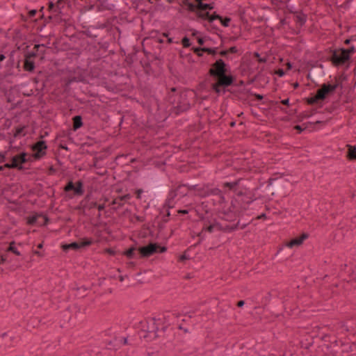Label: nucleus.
Segmentation results:
<instances>
[{
  "label": "nucleus",
  "mask_w": 356,
  "mask_h": 356,
  "mask_svg": "<svg viewBox=\"0 0 356 356\" xmlns=\"http://www.w3.org/2000/svg\"><path fill=\"white\" fill-rule=\"evenodd\" d=\"M124 204V202H123L122 201H121V200L120 199L119 197L115 198L111 202V205H113V209L115 210V211H117L118 209H119L120 207H123Z\"/></svg>",
  "instance_id": "37"
},
{
  "label": "nucleus",
  "mask_w": 356,
  "mask_h": 356,
  "mask_svg": "<svg viewBox=\"0 0 356 356\" xmlns=\"http://www.w3.org/2000/svg\"><path fill=\"white\" fill-rule=\"evenodd\" d=\"M215 8V3H201V6L200 7V10L201 12H209L208 10H211Z\"/></svg>",
  "instance_id": "35"
},
{
  "label": "nucleus",
  "mask_w": 356,
  "mask_h": 356,
  "mask_svg": "<svg viewBox=\"0 0 356 356\" xmlns=\"http://www.w3.org/2000/svg\"><path fill=\"white\" fill-rule=\"evenodd\" d=\"M334 79H335V83H337V80H338L339 82L341 83V84L342 85V81L346 80V76L344 74H342L339 76H335ZM339 87L342 88V86H339Z\"/></svg>",
  "instance_id": "56"
},
{
  "label": "nucleus",
  "mask_w": 356,
  "mask_h": 356,
  "mask_svg": "<svg viewBox=\"0 0 356 356\" xmlns=\"http://www.w3.org/2000/svg\"><path fill=\"white\" fill-rule=\"evenodd\" d=\"M192 249L191 247L188 248L182 254H181L178 259V261L184 262L186 260L190 259V256L187 254V252Z\"/></svg>",
  "instance_id": "41"
},
{
  "label": "nucleus",
  "mask_w": 356,
  "mask_h": 356,
  "mask_svg": "<svg viewBox=\"0 0 356 356\" xmlns=\"http://www.w3.org/2000/svg\"><path fill=\"white\" fill-rule=\"evenodd\" d=\"M64 15L63 14H59V13H57L56 15H55L54 16V20L56 22H62L63 20V21H65V19H63L62 18V16Z\"/></svg>",
  "instance_id": "61"
},
{
  "label": "nucleus",
  "mask_w": 356,
  "mask_h": 356,
  "mask_svg": "<svg viewBox=\"0 0 356 356\" xmlns=\"http://www.w3.org/2000/svg\"><path fill=\"white\" fill-rule=\"evenodd\" d=\"M202 229L203 232H207L209 233H213L215 231L213 224H209L208 226L202 227Z\"/></svg>",
  "instance_id": "51"
},
{
  "label": "nucleus",
  "mask_w": 356,
  "mask_h": 356,
  "mask_svg": "<svg viewBox=\"0 0 356 356\" xmlns=\"http://www.w3.org/2000/svg\"><path fill=\"white\" fill-rule=\"evenodd\" d=\"M199 218V220L202 223V227L208 226L209 224H213V220H215L212 216H204L202 214L200 216Z\"/></svg>",
  "instance_id": "29"
},
{
  "label": "nucleus",
  "mask_w": 356,
  "mask_h": 356,
  "mask_svg": "<svg viewBox=\"0 0 356 356\" xmlns=\"http://www.w3.org/2000/svg\"><path fill=\"white\" fill-rule=\"evenodd\" d=\"M170 216V212L169 209H166L165 213L162 217V221L164 223H167L169 221V217Z\"/></svg>",
  "instance_id": "54"
},
{
  "label": "nucleus",
  "mask_w": 356,
  "mask_h": 356,
  "mask_svg": "<svg viewBox=\"0 0 356 356\" xmlns=\"http://www.w3.org/2000/svg\"><path fill=\"white\" fill-rule=\"evenodd\" d=\"M177 195L178 194L175 189L171 190L169 191L167 198H168L169 200H172L173 202L174 199L175 198V197H177Z\"/></svg>",
  "instance_id": "53"
},
{
  "label": "nucleus",
  "mask_w": 356,
  "mask_h": 356,
  "mask_svg": "<svg viewBox=\"0 0 356 356\" xmlns=\"http://www.w3.org/2000/svg\"><path fill=\"white\" fill-rule=\"evenodd\" d=\"M191 50L194 54H195L198 57L203 56L204 51L202 50V47H193Z\"/></svg>",
  "instance_id": "46"
},
{
  "label": "nucleus",
  "mask_w": 356,
  "mask_h": 356,
  "mask_svg": "<svg viewBox=\"0 0 356 356\" xmlns=\"http://www.w3.org/2000/svg\"><path fill=\"white\" fill-rule=\"evenodd\" d=\"M83 181L81 179L74 183L70 179L63 187V191L67 193L68 198L72 199L74 196H81L84 193Z\"/></svg>",
  "instance_id": "6"
},
{
  "label": "nucleus",
  "mask_w": 356,
  "mask_h": 356,
  "mask_svg": "<svg viewBox=\"0 0 356 356\" xmlns=\"http://www.w3.org/2000/svg\"><path fill=\"white\" fill-rule=\"evenodd\" d=\"M309 237V234L306 232L302 233L300 236L291 238L286 244L287 247L293 248L294 246H299Z\"/></svg>",
  "instance_id": "18"
},
{
  "label": "nucleus",
  "mask_w": 356,
  "mask_h": 356,
  "mask_svg": "<svg viewBox=\"0 0 356 356\" xmlns=\"http://www.w3.org/2000/svg\"><path fill=\"white\" fill-rule=\"evenodd\" d=\"M195 95L193 90L181 87L170 88L165 97L168 103L172 106L169 110L170 115L178 116L188 111Z\"/></svg>",
  "instance_id": "2"
},
{
  "label": "nucleus",
  "mask_w": 356,
  "mask_h": 356,
  "mask_svg": "<svg viewBox=\"0 0 356 356\" xmlns=\"http://www.w3.org/2000/svg\"><path fill=\"white\" fill-rule=\"evenodd\" d=\"M49 222V218L47 216V215L43 214L42 213H35L34 215L30 216L26 218V224L31 226L35 225H38L40 226H45L47 225Z\"/></svg>",
  "instance_id": "9"
},
{
  "label": "nucleus",
  "mask_w": 356,
  "mask_h": 356,
  "mask_svg": "<svg viewBox=\"0 0 356 356\" xmlns=\"http://www.w3.org/2000/svg\"><path fill=\"white\" fill-rule=\"evenodd\" d=\"M34 53H27L24 51V69L25 71L32 72L34 71L35 65L33 60Z\"/></svg>",
  "instance_id": "14"
},
{
  "label": "nucleus",
  "mask_w": 356,
  "mask_h": 356,
  "mask_svg": "<svg viewBox=\"0 0 356 356\" xmlns=\"http://www.w3.org/2000/svg\"><path fill=\"white\" fill-rule=\"evenodd\" d=\"M243 179H237L234 181H225L222 184V188L225 191H232L236 196L243 195V189L240 188V184Z\"/></svg>",
  "instance_id": "11"
},
{
  "label": "nucleus",
  "mask_w": 356,
  "mask_h": 356,
  "mask_svg": "<svg viewBox=\"0 0 356 356\" xmlns=\"http://www.w3.org/2000/svg\"><path fill=\"white\" fill-rule=\"evenodd\" d=\"M159 330V325L156 323V318H152L150 320V324H149L147 325V333H153L154 334L153 339H156L159 337V335L157 334Z\"/></svg>",
  "instance_id": "20"
},
{
  "label": "nucleus",
  "mask_w": 356,
  "mask_h": 356,
  "mask_svg": "<svg viewBox=\"0 0 356 356\" xmlns=\"http://www.w3.org/2000/svg\"><path fill=\"white\" fill-rule=\"evenodd\" d=\"M195 1L196 3L189 1V0H184L182 3L187 6V10L189 12L194 13L197 16L198 12H201V10H199L201 3L204 2L202 0H195Z\"/></svg>",
  "instance_id": "17"
},
{
  "label": "nucleus",
  "mask_w": 356,
  "mask_h": 356,
  "mask_svg": "<svg viewBox=\"0 0 356 356\" xmlns=\"http://www.w3.org/2000/svg\"><path fill=\"white\" fill-rule=\"evenodd\" d=\"M219 193L220 189L218 188H210L209 184H203L202 186H200L198 184L197 189L195 191V195L201 198H204L209 195H213V194H217Z\"/></svg>",
  "instance_id": "12"
},
{
  "label": "nucleus",
  "mask_w": 356,
  "mask_h": 356,
  "mask_svg": "<svg viewBox=\"0 0 356 356\" xmlns=\"http://www.w3.org/2000/svg\"><path fill=\"white\" fill-rule=\"evenodd\" d=\"M98 46H99V49H102L104 51H106L109 46V43L108 42H98Z\"/></svg>",
  "instance_id": "58"
},
{
  "label": "nucleus",
  "mask_w": 356,
  "mask_h": 356,
  "mask_svg": "<svg viewBox=\"0 0 356 356\" xmlns=\"http://www.w3.org/2000/svg\"><path fill=\"white\" fill-rule=\"evenodd\" d=\"M26 128L25 125H20L16 127L15 128V131L13 133L14 138H18L20 136H24L26 133L24 132V129Z\"/></svg>",
  "instance_id": "31"
},
{
  "label": "nucleus",
  "mask_w": 356,
  "mask_h": 356,
  "mask_svg": "<svg viewBox=\"0 0 356 356\" xmlns=\"http://www.w3.org/2000/svg\"><path fill=\"white\" fill-rule=\"evenodd\" d=\"M237 197L241 198L240 200H238L240 202V207L245 211L248 209L250 204L260 198V197H256L254 194L251 193L250 191L248 192L246 189H245V191L243 190L242 195Z\"/></svg>",
  "instance_id": "10"
},
{
  "label": "nucleus",
  "mask_w": 356,
  "mask_h": 356,
  "mask_svg": "<svg viewBox=\"0 0 356 356\" xmlns=\"http://www.w3.org/2000/svg\"><path fill=\"white\" fill-rule=\"evenodd\" d=\"M240 225V220H238L237 222L233 225H226L224 226L223 232L231 233L237 230Z\"/></svg>",
  "instance_id": "30"
},
{
  "label": "nucleus",
  "mask_w": 356,
  "mask_h": 356,
  "mask_svg": "<svg viewBox=\"0 0 356 356\" xmlns=\"http://www.w3.org/2000/svg\"><path fill=\"white\" fill-rule=\"evenodd\" d=\"M346 157L349 161H356V146L348 145Z\"/></svg>",
  "instance_id": "28"
},
{
  "label": "nucleus",
  "mask_w": 356,
  "mask_h": 356,
  "mask_svg": "<svg viewBox=\"0 0 356 356\" xmlns=\"http://www.w3.org/2000/svg\"><path fill=\"white\" fill-rule=\"evenodd\" d=\"M342 51L346 52V54H349L350 60H352V56L356 52V49L354 46H350L348 48L342 47Z\"/></svg>",
  "instance_id": "43"
},
{
  "label": "nucleus",
  "mask_w": 356,
  "mask_h": 356,
  "mask_svg": "<svg viewBox=\"0 0 356 356\" xmlns=\"http://www.w3.org/2000/svg\"><path fill=\"white\" fill-rule=\"evenodd\" d=\"M213 195H216V196H218V202L220 204H223V203H225L226 202V200H225V197L223 195V192L222 190L220 189V193H217V194H213Z\"/></svg>",
  "instance_id": "48"
},
{
  "label": "nucleus",
  "mask_w": 356,
  "mask_h": 356,
  "mask_svg": "<svg viewBox=\"0 0 356 356\" xmlns=\"http://www.w3.org/2000/svg\"><path fill=\"white\" fill-rule=\"evenodd\" d=\"M275 74L279 77H282L285 75V71L282 68H279L275 71Z\"/></svg>",
  "instance_id": "62"
},
{
  "label": "nucleus",
  "mask_w": 356,
  "mask_h": 356,
  "mask_svg": "<svg viewBox=\"0 0 356 356\" xmlns=\"http://www.w3.org/2000/svg\"><path fill=\"white\" fill-rule=\"evenodd\" d=\"M279 293L276 290H272L269 291L266 296L263 298V301L265 305L268 303L273 296L278 297Z\"/></svg>",
  "instance_id": "38"
},
{
  "label": "nucleus",
  "mask_w": 356,
  "mask_h": 356,
  "mask_svg": "<svg viewBox=\"0 0 356 356\" xmlns=\"http://www.w3.org/2000/svg\"><path fill=\"white\" fill-rule=\"evenodd\" d=\"M136 57V52L133 51L132 53L129 54L127 56L125 60L128 64L131 65L134 62Z\"/></svg>",
  "instance_id": "44"
},
{
  "label": "nucleus",
  "mask_w": 356,
  "mask_h": 356,
  "mask_svg": "<svg viewBox=\"0 0 356 356\" xmlns=\"http://www.w3.org/2000/svg\"><path fill=\"white\" fill-rule=\"evenodd\" d=\"M177 193L178 195H179L181 197H184L187 195L188 191L186 188V184H179L176 188H175Z\"/></svg>",
  "instance_id": "32"
},
{
  "label": "nucleus",
  "mask_w": 356,
  "mask_h": 356,
  "mask_svg": "<svg viewBox=\"0 0 356 356\" xmlns=\"http://www.w3.org/2000/svg\"><path fill=\"white\" fill-rule=\"evenodd\" d=\"M303 126H305V129H309V131H312L315 129V123L312 122H307L305 123H303Z\"/></svg>",
  "instance_id": "52"
},
{
  "label": "nucleus",
  "mask_w": 356,
  "mask_h": 356,
  "mask_svg": "<svg viewBox=\"0 0 356 356\" xmlns=\"http://www.w3.org/2000/svg\"><path fill=\"white\" fill-rule=\"evenodd\" d=\"M231 20L232 19L229 17H222V18H220V24L224 27H228L229 26Z\"/></svg>",
  "instance_id": "47"
},
{
  "label": "nucleus",
  "mask_w": 356,
  "mask_h": 356,
  "mask_svg": "<svg viewBox=\"0 0 356 356\" xmlns=\"http://www.w3.org/2000/svg\"><path fill=\"white\" fill-rule=\"evenodd\" d=\"M330 56L327 58V60L331 62L334 67H341L346 65L348 67L350 63L349 54L342 51V47L338 49H329Z\"/></svg>",
  "instance_id": "4"
},
{
  "label": "nucleus",
  "mask_w": 356,
  "mask_h": 356,
  "mask_svg": "<svg viewBox=\"0 0 356 356\" xmlns=\"http://www.w3.org/2000/svg\"><path fill=\"white\" fill-rule=\"evenodd\" d=\"M316 113V109H312L310 113L302 112L298 115V121L302 122L304 119L309 118Z\"/></svg>",
  "instance_id": "34"
},
{
  "label": "nucleus",
  "mask_w": 356,
  "mask_h": 356,
  "mask_svg": "<svg viewBox=\"0 0 356 356\" xmlns=\"http://www.w3.org/2000/svg\"><path fill=\"white\" fill-rule=\"evenodd\" d=\"M222 216L220 218L222 220L232 222L234 221L237 216L236 213H234L233 211L230 209L224 210L221 212Z\"/></svg>",
  "instance_id": "24"
},
{
  "label": "nucleus",
  "mask_w": 356,
  "mask_h": 356,
  "mask_svg": "<svg viewBox=\"0 0 356 356\" xmlns=\"http://www.w3.org/2000/svg\"><path fill=\"white\" fill-rule=\"evenodd\" d=\"M37 13H38L37 10L32 9L28 12V17L29 18H33L36 15Z\"/></svg>",
  "instance_id": "63"
},
{
  "label": "nucleus",
  "mask_w": 356,
  "mask_h": 356,
  "mask_svg": "<svg viewBox=\"0 0 356 356\" xmlns=\"http://www.w3.org/2000/svg\"><path fill=\"white\" fill-rule=\"evenodd\" d=\"M172 201L169 200L168 198H167L165 201V203L163 204V209H170V208L173 207V205L172 204Z\"/></svg>",
  "instance_id": "57"
},
{
  "label": "nucleus",
  "mask_w": 356,
  "mask_h": 356,
  "mask_svg": "<svg viewBox=\"0 0 356 356\" xmlns=\"http://www.w3.org/2000/svg\"><path fill=\"white\" fill-rule=\"evenodd\" d=\"M213 224L215 230H218V231H220V232H223L224 226H222L219 222H218L216 218L214 220H213Z\"/></svg>",
  "instance_id": "50"
},
{
  "label": "nucleus",
  "mask_w": 356,
  "mask_h": 356,
  "mask_svg": "<svg viewBox=\"0 0 356 356\" xmlns=\"http://www.w3.org/2000/svg\"><path fill=\"white\" fill-rule=\"evenodd\" d=\"M243 217L242 218H239L238 220H240V225H239V227L238 229H245L248 225H249L250 224H251L253 221H254V218L251 219V220H245V221H243Z\"/></svg>",
  "instance_id": "40"
},
{
  "label": "nucleus",
  "mask_w": 356,
  "mask_h": 356,
  "mask_svg": "<svg viewBox=\"0 0 356 356\" xmlns=\"http://www.w3.org/2000/svg\"><path fill=\"white\" fill-rule=\"evenodd\" d=\"M218 54L220 56L225 58L227 60L229 59V53H228L227 49H224V50H221V51H218Z\"/></svg>",
  "instance_id": "60"
},
{
  "label": "nucleus",
  "mask_w": 356,
  "mask_h": 356,
  "mask_svg": "<svg viewBox=\"0 0 356 356\" xmlns=\"http://www.w3.org/2000/svg\"><path fill=\"white\" fill-rule=\"evenodd\" d=\"M207 74L213 81L211 84V89L218 96L225 95L227 92L235 94L236 91L231 90L230 87L245 85L243 80L236 82V76L232 74L229 65L222 58L216 59L210 65Z\"/></svg>",
  "instance_id": "1"
},
{
  "label": "nucleus",
  "mask_w": 356,
  "mask_h": 356,
  "mask_svg": "<svg viewBox=\"0 0 356 356\" xmlns=\"http://www.w3.org/2000/svg\"><path fill=\"white\" fill-rule=\"evenodd\" d=\"M6 252H12L17 256L21 255V253L18 251V250L15 247V241H13L9 243V245L6 249Z\"/></svg>",
  "instance_id": "36"
},
{
  "label": "nucleus",
  "mask_w": 356,
  "mask_h": 356,
  "mask_svg": "<svg viewBox=\"0 0 356 356\" xmlns=\"http://www.w3.org/2000/svg\"><path fill=\"white\" fill-rule=\"evenodd\" d=\"M197 17L200 19L207 21L211 24L214 20L222 18V16L218 14L216 12H213L210 14L209 12H198Z\"/></svg>",
  "instance_id": "15"
},
{
  "label": "nucleus",
  "mask_w": 356,
  "mask_h": 356,
  "mask_svg": "<svg viewBox=\"0 0 356 356\" xmlns=\"http://www.w3.org/2000/svg\"><path fill=\"white\" fill-rule=\"evenodd\" d=\"M167 251V247L161 245L156 242H149L146 245L140 246L138 248L140 258H147L155 253H163Z\"/></svg>",
  "instance_id": "5"
},
{
  "label": "nucleus",
  "mask_w": 356,
  "mask_h": 356,
  "mask_svg": "<svg viewBox=\"0 0 356 356\" xmlns=\"http://www.w3.org/2000/svg\"><path fill=\"white\" fill-rule=\"evenodd\" d=\"M291 13H292V11H291ZM293 13L294 14L295 22L296 24L300 26H302L307 21V15L304 14L302 10L300 12H293Z\"/></svg>",
  "instance_id": "22"
},
{
  "label": "nucleus",
  "mask_w": 356,
  "mask_h": 356,
  "mask_svg": "<svg viewBox=\"0 0 356 356\" xmlns=\"http://www.w3.org/2000/svg\"><path fill=\"white\" fill-rule=\"evenodd\" d=\"M227 209H230L234 213H236L238 218L243 217L245 211L240 207V202L236 198H234L231 201V204Z\"/></svg>",
  "instance_id": "19"
},
{
  "label": "nucleus",
  "mask_w": 356,
  "mask_h": 356,
  "mask_svg": "<svg viewBox=\"0 0 356 356\" xmlns=\"http://www.w3.org/2000/svg\"><path fill=\"white\" fill-rule=\"evenodd\" d=\"M46 51V46L44 44H35L32 51H26L27 53H34V58L38 56H42ZM42 58V56H41Z\"/></svg>",
  "instance_id": "26"
},
{
  "label": "nucleus",
  "mask_w": 356,
  "mask_h": 356,
  "mask_svg": "<svg viewBox=\"0 0 356 356\" xmlns=\"http://www.w3.org/2000/svg\"><path fill=\"white\" fill-rule=\"evenodd\" d=\"M136 250H138L136 246H131L123 252V255L126 256L128 259H133L136 256Z\"/></svg>",
  "instance_id": "33"
},
{
  "label": "nucleus",
  "mask_w": 356,
  "mask_h": 356,
  "mask_svg": "<svg viewBox=\"0 0 356 356\" xmlns=\"http://www.w3.org/2000/svg\"><path fill=\"white\" fill-rule=\"evenodd\" d=\"M47 10L51 12V13H58V10H60V9H58L57 8V1L56 2V3H54V2L52 1H49L48 3V8Z\"/></svg>",
  "instance_id": "42"
},
{
  "label": "nucleus",
  "mask_w": 356,
  "mask_h": 356,
  "mask_svg": "<svg viewBox=\"0 0 356 356\" xmlns=\"http://www.w3.org/2000/svg\"><path fill=\"white\" fill-rule=\"evenodd\" d=\"M47 147L46 141L43 140H39L34 143L31 146V149L33 152L31 157L35 161L41 159L47 154Z\"/></svg>",
  "instance_id": "8"
},
{
  "label": "nucleus",
  "mask_w": 356,
  "mask_h": 356,
  "mask_svg": "<svg viewBox=\"0 0 356 356\" xmlns=\"http://www.w3.org/2000/svg\"><path fill=\"white\" fill-rule=\"evenodd\" d=\"M98 29L93 26H90L85 28V30L81 31V33L86 35L88 38L95 39L98 36Z\"/></svg>",
  "instance_id": "21"
},
{
  "label": "nucleus",
  "mask_w": 356,
  "mask_h": 356,
  "mask_svg": "<svg viewBox=\"0 0 356 356\" xmlns=\"http://www.w3.org/2000/svg\"><path fill=\"white\" fill-rule=\"evenodd\" d=\"M278 178H269L267 181L268 185L267 187H268V192L271 193L272 195H274L275 191H280L281 188L278 183H275L274 186V188H272V185L273 184L274 181H277Z\"/></svg>",
  "instance_id": "25"
},
{
  "label": "nucleus",
  "mask_w": 356,
  "mask_h": 356,
  "mask_svg": "<svg viewBox=\"0 0 356 356\" xmlns=\"http://www.w3.org/2000/svg\"><path fill=\"white\" fill-rule=\"evenodd\" d=\"M339 86H341V84L338 80H337L336 83H332L330 82L324 83L319 87L314 95L311 94V97L305 98L304 102L307 105L311 106L321 103L325 100L327 97L333 95Z\"/></svg>",
  "instance_id": "3"
},
{
  "label": "nucleus",
  "mask_w": 356,
  "mask_h": 356,
  "mask_svg": "<svg viewBox=\"0 0 356 356\" xmlns=\"http://www.w3.org/2000/svg\"><path fill=\"white\" fill-rule=\"evenodd\" d=\"M72 129L74 131H76L80 129L83 125V118L81 115H74L72 119Z\"/></svg>",
  "instance_id": "27"
},
{
  "label": "nucleus",
  "mask_w": 356,
  "mask_h": 356,
  "mask_svg": "<svg viewBox=\"0 0 356 356\" xmlns=\"http://www.w3.org/2000/svg\"><path fill=\"white\" fill-rule=\"evenodd\" d=\"M82 81L79 77L72 76L67 79H65V86L66 87L70 86L74 82H79Z\"/></svg>",
  "instance_id": "39"
},
{
  "label": "nucleus",
  "mask_w": 356,
  "mask_h": 356,
  "mask_svg": "<svg viewBox=\"0 0 356 356\" xmlns=\"http://www.w3.org/2000/svg\"><path fill=\"white\" fill-rule=\"evenodd\" d=\"M293 129H295L298 134H301L303 131L306 130L305 129V126L303 124L302 125L296 124L293 127Z\"/></svg>",
  "instance_id": "55"
},
{
  "label": "nucleus",
  "mask_w": 356,
  "mask_h": 356,
  "mask_svg": "<svg viewBox=\"0 0 356 356\" xmlns=\"http://www.w3.org/2000/svg\"><path fill=\"white\" fill-rule=\"evenodd\" d=\"M207 29L209 31H211V32H216V31H218L219 29L215 26V25H212V24H210L207 28Z\"/></svg>",
  "instance_id": "64"
},
{
  "label": "nucleus",
  "mask_w": 356,
  "mask_h": 356,
  "mask_svg": "<svg viewBox=\"0 0 356 356\" xmlns=\"http://www.w3.org/2000/svg\"><path fill=\"white\" fill-rule=\"evenodd\" d=\"M181 43L182 44L183 47H184V48H188L191 46V40L186 35L183 37V38L181 39Z\"/></svg>",
  "instance_id": "45"
},
{
  "label": "nucleus",
  "mask_w": 356,
  "mask_h": 356,
  "mask_svg": "<svg viewBox=\"0 0 356 356\" xmlns=\"http://www.w3.org/2000/svg\"><path fill=\"white\" fill-rule=\"evenodd\" d=\"M27 156L28 154L26 152H22L11 158V161L15 165L16 169L22 170V164L31 161L30 158H27Z\"/></svg>",
  "instance_id": "13"
},
{
  "label": "nucleus",
  "mask_w": 356,
  "mask_h": 356,
  "mask_svg": "<svg viewBox=\"0 0 356 356\" xmlns=\"http://www.w3.org/2000/svg\"><path fill=\"white\" fill-rule=\"evenodd\" d=\"M93 243L94 241L92 238L85 237L81 238L80 241L62 244L61 248L64 252H67L70 250L77 251L90 246Z\"/></svg>",
  "instance_id": "7"
},
{
  "label": "nucleus",
  "mask_w": 356,
  "mask_h": 356,
  "mask_svg": "<svg viewBox=\"0 0 356 356\" xmlns=\"http://www.w3.org/2000/svg\"><path fill=\"white\" fill-rule=\"evenodd\" d=\"M152 59L151 60L149 58L146 60H140V63L144 69L145 72L147 74H152L154 73V70L152 67V64L157 65L156 60H158L157 56L154 55H152Z\"/></svg>",
  "instance_id": "16"
},
{
  "label": "nucleus",
  "mask_w": 356,
  "mask_h": 356,
  "mask_svg": "<svg viewBox=\"0 0 356 356\" xmlns=\"http://www.w3.org/2000/svg\"><path fill=\"white\" fill-rule=\"evenodd\" d=\"M104 252L111 256H115L116 254L115 250L111 248L104 249Z\"/></svg>",
  "instance_id": "59"
},
{
  "label": "nucleus",
  "mask_w": 356,
  "mask_h": 356,
  "mask_svg": "<svg viewBox=\"0 0 356 356\" xmlns=\"http://www.w3.org/2000/svg\"><path fill=\"white\" fill-rule=\"evenodd\" d=\"M253 56L254 58H257V60L259 63H265L267 61V58L266 57H261V55L258 52H254Z\"/></svg>",
  "instance_id": "49"
},
{
  "label": "nucleus",
  "mask_w": 356,
  "mask_h": 356,
  "mask_svg": "<svg viewBox=\"0 0 356 356\" xmlns=\"http://www.w3.org/2000/svg\"><path fill=\"white\" fill-rule=\"evenodd\" d=\"M97 11L102 12L111 10L112 5L108 3L107 0H96Z\"/></svg>",
  "instance_id": "23"
}]
</instances>
